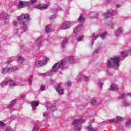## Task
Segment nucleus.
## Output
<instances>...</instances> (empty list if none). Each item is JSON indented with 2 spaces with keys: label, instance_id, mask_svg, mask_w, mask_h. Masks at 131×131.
<instances>
[{
  "label": "nucleus",
  "instance_id": "nucleus-1",
  "mask_svg": "<svg viewBox=\"0 0 131 131\" xmlns=\"http://www.w3.org/2000/svg\"><path fill=\"white\" fill-rule=\"evenodd\" d=\"M67 64H68V61H67V59H62L59 62L55 63L52 67L51 71L47 73L40 74V75H41L42 76H43V75L51 76V75H53V73L57 72V71L59 70V68H64V67H65Z\"/></svg>",
  "mask_w": 131,
  "mask_h": 131
},
{
  "label": "nucleus",
  "instance_id": "nucleus-43",
  "mask_svg": "<svg viewBox=\"0 0 131 131\" xmlns=\"http://www.w3.org/2000/svg\"><path fill=\"white\" fill-rule=\"evenodd\" d=\"M0 127L1 128H4L5 127V123L0 121Z\"/></svg>",
  "mask_w": 131,
  "mask_h": 131
},
{
  "label": "nucleus",
  "instance_id": "nucleus-45",
  "mask_svg": "<svg viewBox=\"0 0 131 131\" xmlns=\"http://www.w3.org/2000/svg\"><path fill=\"white\" fill-rule=\"evenodd\" d=\"M108 122H110V123H112V122H114L115 123H116L115 119H113L112 120H109Z\"/></svg>",
  "mask_w": 131,
  "mask_h": 131
},
{
  "label": "nucleus",
  "instance_id": "nucleus-54",
  "mask_svg": "<svg viewBox=\"0 0 131 131\" xmlns=\"http://www.w3.org/2000/svg\"><path fill=\"white\" fill-rule=\"evenodd\" d=\"M11 61H7V65H9V64H10L11 63Z\"/></svg>",
  "mask_w": 131,
  "mask_h": 131
},
{
  "label": "nucleus",
  "instance_id": "nucleus-32",
  "mask_svg": "<svg viewBox=\"0 0 131 131\" xmlns=\"http://www.w3.org/2000/svg\"><path fill=\"white\" fill-rule=\"evenodd\" d=\"M50 109L51 110V111H55V110H57V107H56V106L53 105L51 106V107L49 106L47 107V110H49Z\"/></svg>",
  "mask_w": 131,
  "mask_h": 131
},
{
  "label": "nucleus",
  "instance_id": "nucleus-15",
  "mask_svg": "<svg viewBox=\"0 0 131 131\" xmlns=\"http://www.w3.org/2000/svg\"><path fill=\"white\" fill-rule=\"evenodd\" d=\"M110 91H118L119 88L116 84H112L110 87Z\"/></svg>",
  "mask_w": 131,
  "mask_h": 131
},
{
  "label": "nucleus",
  "instance_id": "nucleus-10",
  "mask_svg": "<svg viewBox=\"0 0 131 131\" xmlns=\"http://www.w3.org/2000/svg\"><path fill=\"white\" fill-rule=\"evenodd\" d=\"M71 26V24H70V22L67 21L62 24V25L60 27V28L62 30H66V29H68Z\"/></svg>",
  "mask_w": 131,
  "mask_h": 131
},
{
  "label": "nucleus",
  "instance_id": "nucleus-11",
  "mask_svg": "<svg viewBox=\"0 0 131 131\" xmlns=\"http://www.w3.org/2000/svg\"><path fill=\"white\" fill-rule=\"evenodd\" d=\"M48 61H49V58H46L44 62L38 61V63L36 65V67H38V68L42 67V66H45V65H47V62Z\"/></svg>",
  "mask_w": 131,
  "mask_h": 131
},
{
  "label": "nucleus",
  "instance_id": "nucleus-18",
  "mask_svg": "<svg viewBox=\"0 0 131 131\" xmlns=\"http://www.w3.org/2000/svg\"><path fill=\"white\" fill-rule=\"evenodd\" d=\"M51 31H52V28L51 27V25H48L46 26L45 29V32H46V33H50Z\"/></svg>",
  "mask_w": 131,
  "mask_h": 131
},
{
  "label": "nucleus",
  "instance_id": "nucleus-5",
  "mask_svg": "<svg viewBox=\"0 0 131 131\" xmlns=\"http://www.w3.org/2000/svg\"><path fill=\"white\" fill-rule=\"evenodd\" d=\"M84 16H83V15L80 14V16L78 19V22L80 23V25L77 26V27L75 28L73 30V37L75 36V34L78 33L79 31H80V30L81 28H82V24H83L85 20Z\"/></svg>",
  "mask_w": 131,
  "mask_h": 131
},
{
  "label": "nucleus",
  "instance_id": "nucleus-33",
  "mask_svg": "<svg viewBox=\"0 0 131 131\" xmlns=\"http://www.w3.org/2000/svg\"><path fill=\"white\" fill-rule=\"evenodd\" d=\"M102 50V46H99L95 50L94 53H99Z\"/></svg>",
  "mask_w": 131,
  "mask_h": 131
},
{
  "label": "nucleus",
  "instance_id": "nucleus-44",
  "mask_svg": "<svg viewBox=\"0 0 131 131\" xmlns=\"http://www.w3.org/2000/svg\"><path fill=\"white\" fill-rule=\"evenodd\" d=\"M83 39V36H80L77 38V41H81Z\"/></svg>",
  "mask_w": 131,
  "mask_h": 131
},
{
  "label": "nucleus",
  "instance_id": "nucleus-6",
  "mask_svg": "<svg viewBox=\"0 0 131 131\" xmlns=\"http://www.w3.org/2000/svg\"><path fill=\"white\" fill-rule=\"evenodd\" d=\"M108 33L107 32H104L103 33H100L99 34L93 33L90 37L92 38V40H96L99 36H100L101 39H105L106 36Z\"/></svg>",
  "mask_w": 131,
  "mask_h": 131
},
{
  "label": "nucleus",
  "instance_id": "nucleus-52",
  "mask_svg": "<svg viewBox=\"0 0 131 131\" xmlns=\"http://www.w3.org/2000/svg\"><path fill=\"white\" fill-rule=\"evenodd\" d=\"M25 98V95H20V99H21V100H23V99H24Z\"/></svg>",
  "mask_w": 131,
  "mask_h": 131
},
{
  "label": "nucleus",
  "instance_id": "nucleus-25",
  "mask_svg": "<svg viewBox=\"0 0 131 131\" xmlns=\"http://www.w3.org/2000/svg\"><path fill=\"white\" fill-rule=\"evenodd\" d=\"M37 42L38 43L39 48H41V47L43 46V42L42 41V40H40V38H38L37 39Z\"/></svg>",
  "mask_w": 131,
  "mask_h": 131
},
{
  "label": "nucleus",
  "instance_id": "nucleus-37",
  "mask_svg": "<svg viewBox=\"0 0 131 131\" xmlns=\"http://www.w3.org/2000/svg\"><path fill=\"white\" fill-rule=\"evenodd\" d=\"M125 97H126V95H123V94H121L118 97V100H121V99H124V98H125Z\"/></svg>",
  "mask_w": 131,
  "mask_h": 131
},
{
  "label": "nucleus",
  "instance_id": "nucleus-12",
  "mask_svg": "<svg viewBox=\"0 0 131 131\" xmlns=\"http://www.w3.org/2000/svg\"><path fill=\"white\" fill-rule=\"evenodd\" d=\"M114 15V11H108L106 12L104 16V18H106V19L108 18H112Z\"/></svg>",
  "mask_w": 131,
  "mask_h": 131
},
{
  "label": "nucleus",
  "instance_id": "nucleus-34",
  "mask_svg": "<svg viewBox=\"0 0 131 131\" xmlns=\"http://www.w3.org/2000/svg\"><path fill=\"white\" fill-rule=\"evenodd\" d=\"M103 81H104L103 80H100L98 82V85L101 88V89H102L103 85H104Z\"/></svg>",
  "mask_w": 131,
  "mask_h": 131
},
{
  "label": "nucleus",
  "instance_id": "nucleus-17",
  "mask_svg": "<svg viewBox=\"0 0 131 131\" xmlns=\"http://www.w3.org/2000/svg\"><path fill=\"white\" fill-rule=\"evenodd\" d=\"M38 105H39V103H38V102L33 101L31 103L32 108L34 110L36 109V107H37Z\"/></svg>",
  "mask_w": 131,
  "mask_h": 131
},
{
  "label": "nucleus",
  "instance_id": "nucleus-3",
  "mask_svg": "<svg viewBox=\"0 0 131 131\" xmlns=\"http://www.w3.org/2000/svg\"><path fill=\"white\" fill-rule=\"evenodd\" d=\"M82 123H84V121L82 119H76L72 122V129L74 131H81L82 129Z\"/></svg>",
  "mask_w": 131,
  "mask_h": 131
},
{
  "label": "nucleus",
  "instance_id": "nucleus-51",
  "mask_svg": "<svg viewBox=\"0 0 131 131\" xmlns=\"http://www.w3.org/2000/svg\"><path fill=\"white\" fill-rule=\"evenodd\" d=\"M67 85H68V86H70L71 85V82H67Z\"/></svg>",
  "mask_w": 131,
  "mask_h": 131
},
{
  "label": "nucleus",
  "instance_id": "nucleus-28",
  "mask_svg": "<svg viewBox=\"0 0 131 131\" xmlns=\"http://www.w3.org/2000/svg\"><path fill=\"white\" fill-rule=\"evenodd\" d=\"M86 129H87V131H97V128H93V127L91 125L88 126L86 127Z\"/></svg>",
  "mask_w": 131,
  "mask_h": 131
},
{
  "label": "nucleus",
  "instance_id": "nucleus-48",
  "mask_svg": "<svg viewBox=\"0 0 131 131\" xmlns=\"http://www.w3.org/2000/svg\"><path fill=\"white\" fill-rule=\"evenodd\" d=\"M50 20H54V19H56V16L52 15L49 17Z\"/></svg>",
  "mask_w": 131,
  "mask_h": 131
},
{
  "label": "nucleus",
  "instance_id": "nucleus-38",
  "mask_svg": "<svg viewBox=\"0 0 131 131\" xmlns=\"http://www.w3.org/2000/svg\"><path fill=\"white\" fill-rule=\"evenodd\" d=\"M96 104H97V101L93 100L91 101V105H92V106H95Z\"/></svg>",
  "mask_w": 131,
  "mask_h": 131
},
{
  "label": "nucleus",
  "instance_id": "nucleus-39",
  "mask_svg": "<svg viewBox=\"0 0 131 131\" xmlns=\"http://www.w3.org/2000/svg\"><path fill=\"white\" fill-rule=\"evenodd\" d=\"M18 26H19V23H18V21H13V27H18Z\"/></svg>",
  "mask_w": 131,
  "mask_h": 131
},
{
  "label": "nucleus",
  "instance_id": "nucleus-53",
  "mask_svg": "<svg viewBox=\"0 0 131 131\" xmlns=\"http://www.w3.org/2000/svg\"><path fill=\"white\" fill-rule=\"evenodd\" d=\"M32 131H38L37 129L35 127H34Z\"/></svg>",
  "mask_w": 131,
  "mask_h": 131
},
{
  "label": "nucleus",
  "instance_id": "nucleus-24",
  "mask_svg": "<svg viewBox=\"0 0 131 131\" xmlns=\"http://www.w3.org/2000/svg\"><path fill=\"white\" fill-rule=\"evenodd\" d=\"M121 33H122V28L120 27L116 30L115 34L116 36H118V35H119V34H121Z\"/></svg>",
  "mask_w": 131,
  "mask_h": 131
},
{
  "label": "nucleus",
  "instance_id": "nucleus-29",
  "mask_svg": "<svg viewBox=\"0 0 131 131\" xmlns=\"http://www.w3.org/2000/svg\"><path fill=\"white\" fill-rule=\"evenodd\" d=\"M68 61H69L70 64H74V59L72 56H69L68 57Z\"/></svg>",
  "mask_w": 131,
  "mask_h": 131
},
{
  "label": "nucleus",
  "instance_id": "nucleus-35",
  "mask_svg": "<svg viewBox=\"0 0 131 131\" xmlns=\"http://www.w3.org/2000/svg\"><path fill=\"white\" fill-rule=\"evenodd\" d=\"M18 61L19 63H20V64H22V63L24 62V58H23L22 56H19L18 57Z\"/></svg>",
  "mask_w": 131,
  "mask_h": 131
},
{
  "label": "nucleus",
  "instance_id": "nucleus-58",
  "mask_svg": "<svg viewBox=\"0 0 131 131\" xmlns=\"http://www.w3.org/2000/svg\"><path fill=\"white\" fill-rule=\"evenodd\" d=\"M107 1H109V0H107Z\"/></svg>",
  "mask_w": 131,
  "mask_h": 131
},
{
  "label": "nucleus",
  "instance_id": "nucleus-46",
  "mask_svg": "<svg viewBox=\"0 0 131 131\" xmlns=\"http://www.w3.org/2000/svg\"><path fill=\"white\" fill-rule=\"evenodd\" d=\"M40 91H41V92H43V91L46 90V87L43 85H42L40 86Z\"/></svg>",
  "mask_w": 131,
  "mask_h": 131
},
{
  "label": "nucleus",
  "instance_id": "nucleus-14",
  "mask_svg": "<svg viewBox=\"0 0 131 131\" xmlns=\"http://www.w3.org/2000/svg\"><path fill=\"white\" fill-rule=\"evenodd\" d=\"M9 17L10 16L9 15H8V14L5 12H3L1 15V18L2 20H8Z\"/></svg>",
  "mask_w": 131,
  "mask_h": 131
},
{
  "label": "nucleus",
  "instance_id": "nucleus-41",
  "mask_svg": "<svg viewBox=\"0 0 131 131\" xmlns=\"http://www.w3.org/2000/svg\"><path fill=\"white\" fill-rule=\"evenodd\" d=\"M60 10H61V8H59L58 9H57L56 10H55L54 9H52L51 10V13H53V12L55 13V12H58V11H60Z\"/></svg>",
  "mask_w": 131,
  "mask_h": 131
},
{
  "label": "nucleus",
  "instance_id": "nucleus-36",
  "mask_svg": "<svg viewBox=\"0 0 131 131\" xmlns=\"http://www.w3.org/2000/svg\"><path fill=\"white\" fill-rule=\"evenodd\" d=\"M68 41V40H67V39H64L63 40L62 45V48H65V47L66 46V43H67Z\"/></svg>",
  "mask_w": 131,
  "mask_h": 131
},
{
  "label": "nucleus",
  "instance_id": "nucleus-20",
  "mask_svg": "<svg viewBox=\"0 0 131 131\" xmlns=\"http://www.w3.org/2000/svg\"><path fill=\"white\" fill-rule=\"evenodd\" d=\"M9 71H10L9 67H6L2 68V73H3V74H6V73L9 72Z\"/></svg>",
  "mask_w": 131,
  "mask_h": 131
},
{
  "label": "nucleus",
  "instance_id": "nucleus-22",
  "mask_svg": "<svg viewBox=\"0 0 131 131\" xmlns=\"http://www.w3.org/2000/svg\"><path fill=\"white\" fill-rule=\"evenodd\" d=\"M48 7H49V5L42 4L39 6V9L41 10H47V9H48Z\"/></svg>",
  "mask_w": 131,
  "mask_h": 131
},
{
  "label": "nucleus",
  "instance_id": "nucleus-19",
  "mask_svg": "<svg viewBox=\"0 0 131 131\" xmlns=\"http://www.w3.org/2000/svg\"><path fill=\"white\" fill-rule=\"evenodd\" d=\"M9 72H15V71H17L18 70V67L14 66L10 67H9Z\"/></svg>",
  "mask_w": 131,
  "mask_h": 131
},
{
  "label": "nucleus",
  "instance_id": "nucleus-56",
  "mask_svg": "<svg viewBox=\"0 0 131 131\" xmlns=\"http://www.w3.org/2000/svg\"><path fill=\"white\" fill-rule=\"evenodd\" d=\"M108 74H109L110 75H112V73H108Z\"/></svg>",
  "mask_w": 131,
  "mask_h": 131
},
{
  "label": "nucleus",
  "instance_id": "nucleus-27",
  "mask_svg": "<svg viewBox=\"0 0 131 131\" xmlns=\"http://www.w3.org/2000/svg\"><path fill=\"white\" fill-rule=\"evenodd\" d=\"M90 16L91 17V18H97V17L99 16V13L92 12L90 13Z\"/></svg>",
  "mask_w": 131,
  "mask_h": 131
},
{
  "label": "nucleus",
  "instance_id": "nucleus-42",
  "mask_svg": "<svg viewBox=\"0 0 131 131\" xmlns=\"http://www.w3.org/2000/svg\"><path fill=\"white\" fill-rule=\"evenodd\" d=\"M5 131H14L11 127H6Z\"/></svg>",
  "mask_w": 131,
  "mask_h": 131
},
{
  "label": "nucleus",
  "instance_id": "nucleus-40",
  "mask_svg": "<svg viewBox=\"0 0 131 131\" xmlns=\"http://www.w3.org/2000/svg\"><path fill=\"white\" fill-rule=\"evenodd\" d=\"M29 85H31L32 84V77H30L28 79Z\"/></svg>",
  "mask_w": 131,
  "mask_h": 131
},
{
  "label": "nucleus",
  "instance_id": "nucleus-55",
  "mask_svg": "<svg viewBox=\"0 0 131 131\" xmlns=\"http://www.w3.org/2000/svg\"><path fill=\"white\" fill-rule=\"evenodd\" d=\"M116 7H117V8H119V7H120V6L119 5H117L116 6Z\"/></svg>",
  "mask_w": 131,
  "mask_h": 131
},
{
  "label": "nucleus",
  "instance_id": "nucleus-21",
  "mask_svg": "<svg viewBox=\"0 0 131 131\" xmlns=\"http://www.w3.org/2000/svg\"><path fill=\"white\" fill-rule=\"evenodd\" d=\"M7 85H9V80L4 81L0 83V86H1V88H5V86H7Z\"/></svg>",
  "mask_w": 131,
  "mask_h": 131
},
{
  "label": "nucleus",
  "instance_id": "nucleus-2",
  "mask_svg": "<svg viewBox=\"0 0 131 131\" xmlns=\"http://www.w3.org/2000/svg\"><path fill=\"white\" fill-rule=\"evenodd\" d=\"M18 20L19 24L23 25L22 29L25 32L28 29L27 24H28V21H30V18H29V15L28 14H23L21 16H19L16 18Z\"/></svg>",
  "mask_w": 131,
  "mask_h": 131
},
{
  "label": "nucleus",
  "instance_id": "nucleus-26",
  "mask_svg": "<svg viewBox=\"0 0 131 131\" xmlns=\"http://www.w3.org/2000/svg\"><path fill=\"white\" fill-rule=\"evenodd\" d=\"M15 104H16V101H15V100H12L10 102V104L8 105V108L11 109L12 107H14L15 106Z\"/></svg>",
  "mask_w": 131,
  "mask_h": 131
},
{
  "label": "nucleus",
  "instance_id": "nucleus-13",
  "mask_svg": "<svg viewBox=\"0 0 131 131\" xmlns=\"http://www.w3.org/2000/svg\"><path fill=\"white\" fill-rule=\"evenodd\" d=\"M28 6H29L28 4V2H23L22 1L19 2V8H24V7H27Z\"/></svg>",
  "mask_w": 131,
  "mask_h": 131
},
{
  "label": "nucleus",
  "instance_id": "nucleus-57",
  "mask_svg": "<svg viewBox=\"0 0 131 131\" xmlns=\"http://www.w3.org/2000/svg\"><path fill=\"white\" fill-rule=\"evenodd\" d=\"M91 45L92 46H93V42H91Z\"/></svg>",
  "mask_w": 131,
  "mask_h": 131
},
{
  "label": "nucleus",
  "instance_id": "nucleus-4",
  "mask_svg": "<svg viewBox=\"0 0 131 131\" xmlns=\"http://www.w3.org/2000/svg\"><path fill=\"white\" fill-rule=\"evenodd\" d=\"M120 62V57L118 56H115L111 59L107 60V67L111 68L113 66L117 68L119 66V62Z\"/></svg>",
  "mask_w": 131,
  "mask_h": 131
},
{
  "label": "nucleus",
  "instance_id": "nucleus-8",
  "mask_svg": "<svg viewBox=\"0 0 131 131\" xmlns=\"http://www.w3.org/2000/svg\"><path fill=\"white\" fill-rule=\"evenodd\" d=\"M8 85L10 89H12V88H15V86H18V85H19V83L12 79H10L8 80Z\"/></svg>",
  "mask_w": 131,
  "mask_h": 131
},
{
  "label": "nucleus",
  "instance_id": "nucleus-30",
  "mask_svg": "<svg viewBox=\"0 0 131 131\" xmlns=\"http://www.w3.org/2000/svg\"><path fill=\"white\" fill-rule=\"evenodd\" d=\"M115 120H116V123H119L120 121H122V117L120 116H117L116 117Z\"/></svg>",
  "mask_w": 131,
  "mask_h": 131
},
{
  "label": "nucleus",
  "instance_id": "nucleus-31",
  "mask_svg": "<svg viewBox=\"0 0 131 131\" xmlns=\"http://www.w3.org/2000/svg\"><path fill=\"white\" fill-rule=\"evenodd\" d=\"M36 3H37V0H30V1L28 2L29 6L34 5V4H36Z\"/></svg>",
  "mask_w": 131,
  "mask_h": 131
},
{
  "label": "nucleus",
  "instance_id": "nucleus-50",
  "mask_svg": "<svg viewBox=\"0 0 131 131\" xmlns=\"http://www.w3.org/2000/svg\"><path fill=\"white\" fill-rule=\"evenodd\" d=\"M48 113L47 112L43 113V117H47V116H48Z\"/></svg>",
  "mask_w": 131,
  "mask_h": 131
},
{
  "label": "nucleus",
  "instance_id": "nucleus-49",
  "mask_svg": "<svg viewBox=\"0 0 131 131\" xmlns=\"http://www.w3.org/2000/svg\"><path fill=\"white\" fill-rule=\"evenodd\" d=\"M124 106L125 107H128V106H130V104L128 102H124Z\"/></svg>",
  "mask_w": 131,
  "mask_h": 131
},
{
  "label": "nucleus",
  "instance_id": "nucleus-23",
  "mask_svg": "<svg viewBox=\"0 0 131 131\" xmlns=\"http://www.w3.org/2000/svg\"><path fill=\"white\" fill-rule=\"evenodd\" d=\"M121 33H122V28L120 27L116 30L115 34L116 36H118V35H119V34H121Z\"/></svg>",
  "mask_w": 131,
  "mask_h": 131
},
{
  "label": "nucleus",
  "instance_id": "nucleus-7",
  "mask_svg": "<svg viewBox=\"0 0 131 131\" xmlns=\"http://www.w3.org/2000/svg\"><path fill=\"white\" fill-rule=\"evenodd\" d=\"M62 84L58 83L56 85V90L58 92L59 95H64L65 93V90L62 88Z\"/></svg>",
  "mask_w": 131,
  "mask_h": 131
},
{
  "label": "nucleus",
  "instance_id": "nucleus-16",
  "mask_svg": "<svg viewBox=\"0 0 131 131\" xmlns=\"http://www.w3.org/2000/svg\"><path fill=\"white\" fill-rule=\"evenodd\" d=\"M131 54V51L130 49L129 51V52H127L126 51H123L121 53V57H123V58H125V57H127V56L128 55V54Z\"/></svg>",
  "mask_w": 131,
  "mask_h": 131
},
{
  "label": "nucleus",
  "instance_id": "nucleus-47",
  "mask_svg": "<svg viewBox=\"0 0 131 131\" xmlns=\"http://www.w3.org/2000/svg\"><path fill=\"white\" fill-rule=\"evenodd\" d=\"M126 126H130V125H131V119H130L129 120V121L126 123Z\"/></svg>",
  "mask_w": 131,
  "mask_h": 131
},
{
  "label": "nucleus",
  "instance_id": "nucleus-9",
  "mask_svg": "<svg viewBox=\"0 0 131 131\" xmlns=\"http://www.w3.org/2000/svg\"><path fill=\"white\" fill-rule=\"evenodd\" d=\"M77 79L78 81H81L83 79L85 81H88V80H89V77L86 76L83 74H80L77 77Z\"/></svg>",
  "mask_w": 131,
  "mask_h": 131
}]
</instances>
